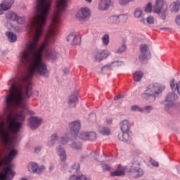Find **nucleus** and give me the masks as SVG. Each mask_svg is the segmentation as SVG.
I'll return each instance as SVG.
<instances>
[{"label":"nucleus","instance_id":"obj_1","mask_svg":"<svg viewBox=\"0 0 180 180\" xmlns=\"http://www.w3.org/2000/svg\"><path fill=\"white\" fill-rule=\"evenodd\" d=\"M43 33H44V30L43 29L35 30L34 39L26 45L25 49L21 53L20 61L22 64L26 65L29 63L30 57L36 56V60L34 65V70L42 77L48 78L49 69H47V65L43 60L41 53L50 46V37L39 45V41H40Z\"/></svg>","mask_w":180,"mask_h":180},{"label":"nucleus","instance_id":"obj_2","mask_svg":"<svg viewBox=\"0 0 180 180\" xmlns=\"http://www.w3.org/2000/svg\"><path fill=\"white\" fill-rule=\"evenodd\" d=\"M10 93L5 98V108L4 112L7 116L8 120L10 122V126L11 129V131L16 134L20 131V129H22L23 126V122L26 120V114L25 111L21 110L18 113L15 114L12 110V108H13V91H15V86L12 85L9 87Z\"/></svg>","mask_w":180,"mask_h":180},{"label":"nucleus","instance_id":"obj_3","mask_svg":"<svg viewBox=\"0 0 180 180\" xmlns=\"http://www.w3.org/2000/svg\"><path fill=\"white\" fill-rule=\"evenodd\" d=\"M35 11L36 15L34 17L33 26L35 30H44L47 18L51 11V1L50 0H36Z\"/></svg>","mask_w":180,"mask_h":180},{"label":"nucleus","instance_id":"obj_4","mask_svg":"<svg viewBox=\"0 0 180 180\" xmlns=\"http://www.w3.org/2000/svg\"><path fill=\"white\" fill-rule=\"evenodd\" d=\"M3 138L4 141L6 146H8L11 149L8 153V155L1 160H0V167H6L7 168L11 169V171H13V158L18 155V150L15 149V144L12 143V139L13 136L4 127H0V139Z\"/></svg>","mask_w":180,"mask_h":180},{"label":"nucleus","instance_id":"obj_5","mask_svg":"<svg viewBox=\"0 0 180 180\" xmlns=\"http://www.w3.org/2000/svg\"><path fill=\"white\" fill-rule=\"evenodd\" d=\"M12 85H13L14 86V90L13 91V98H15V103L20 108H25V106H26V103H25V100L26 99V98L29 99L32 98L33 95L34 96H37V98L39 96V91L35 90L33 92V84L32 83V82H28V84L25 88V94L23 91L22 86L18 88V86H16V84H12L11 86H12Z\"/></svg>","mask_w":180,"mask_h":180},{"label":"nucleus","instance_id":"obj_6","mask_svg":"<svg viewBox=\"0 0 180 180\" xmlns=\"http://www.w3.org/2000/svg\"><path fill=\"white\" fill-rule=\"evenodd\" d=\"M165 91V86L160 83L150 84L147 86L144 92L141 94V98L151 103L155 102L157 98L162 96V92Z\"/></svg>","mask_w":180,"mask_h":180},{"label":"nucleus","instance_id":"obj_7","mask_svg":"<svg viewBox=\"0 0 180 180\" xmlns=\"http://www.w3.org/2000/svg\"><path fill=\"white\" fill-rule=\"evenodd\" d=\"M140 53L139 56V61L142 64H147L148 60L151 58V52L148 49V45L143 44L140 46Z\"/></svg>","mask_w":180,"mask_h":180},{"label":"nucleus","instance_id":"obj_8","mask_svg":"<svg viewBox=\"0 0 180 180\" xmlns=\"http://www.w3.org/2000/svg\"><path fill=\"white\" fill-rule=\"evenodd\" d=\"M5 18L8 20L16 22V23L18 25H23L26 22L25 16H19V15L13 11H8L7 13H6Z\"/></svg>","mask_w":180,"mask_h":180},{"label":"nucleus","instance_id":"obj_9","mask_svg":"<svg viewBox=\"0 0 180 180\" xmlns=\"http://www.w3.org/2000/svg\"><path fill=\"white\" fill-rule=\"evenodd\" d=\"M29 172L31 174H37V175H41L43 172L46 169L44 165L39 166V164L31 162L27 165Z\"/></svg>","mask_w":180,"mask_h":180},{"label":"nucleus","instance_id":"obj_10","mask_svg":"<svg viewBox=\"0 0 180 180\" xmlns=\"http://www.w3.org/2000/svg\"><path fill=\"white\" fill-rule=\"evenodd\" d=\"M138 158H134L132 161H131V164L132 166H131L129 171L130 172H132V174H136V178H140V176H143V175L144 174V172L143 171V169L140 167H137L135 165H140V162H139Z\"/></svg>","mask_w":180,"mask_h":180},{"label":"nucleus","instance_id":"obj_11","mask_svg":"<svg viewBox=\"0 0 180 180\" xmlns=\"http://www.w3.org/2000/svg\"><path fill=\"white\" fill-rule=\"evenodd\" d=\"M155 13L160 15L161 12H167L168 11V6L165 0H156L155 6L153 8Z\"/></svg>","mask_w":180,"mask_h":180},{"label":"nucleus","instance_id":"obj_12","mask_svg":"<svg viewBox=\"0 0 180 180\" xmlns=\"http://www.w3.org/2000/svg\"><path fill=\"white\" fill-rule=\"evenodd\" d=\"M2 167L4 168V172L0 173V180H13L16 175V172L11 171V169L6 166Z\"/></svg>","mask_w":180,"mask_h":180},{"label":"nucleus","instance_id":"obj_13","mask_svg":"<svg viewBox=\"0 0 180 180\" xmlns=\"http://www.w3.org/2000/svg\"><path fill=\"white\" fill-rule=\"evenodd\" d=\"M43 119L37 116H31L28 118V126L31 130H36L41 124Z\"/></svg>","mask_w":180,"mask_h":180},{"label":"nucleus","instance_id":"obj_14","mask_svg":"<svg viewBox=\"0 0 180 180\" xmlns=\"http://www.w3.org/2000/svg\"><path fill=\"white\" fill-rule=\"evenodd\" d=\"M91 16V10L88 7L82 8L79 11H78L76 14V18L79 20V22H82V20H86V19H89Z\"/></svg>","mask_w":180,"mask_h":180},{"label":"nucleus","instance_id":"obj_15","mask_svg":"<svg viewBox=\"0 0 180 180\" xmlns=\"http://www.w3.org/2000/svg\"><path fill=\"white\" fill-rule=\"evenodd\" d=\"M69 127L70 129L71 135L73 136L75 139H77V134L79 133L81 129V121L76 120L69 123Z\"/></svg>","mask_w":180,"mask_h":180},{"label":"nucleus","instance_id":"obj_16","mask_svg":"<svg viewBox=\"0 0 180 180\" xmlns=\"http://www.w3.org/2000/svg\"><path fill=\"white\" fill-rule=\"evenodd\" d=\"M67 41L72 45L78 46L81 44V37L72 32L68 36Z\"/></svg>","mask_w":180,"mask_h":180},{"label":"nucleus","instance_id":"obj_17","mask_svg":"<svg viewBox=\"0 0 180 180\" xmlns=\"http://www.w3.org/2000/svg\"><path fill=\"white\" fill-rule=\"evenodd\" d=\"M109 56V52L106 50H98L96 51V55L94 56V59L97 63H101V61H103L105 58H108Z\"/></svg>","mask_w":180,"mask_h":180},{"label":"nucleus","instance_id":"obj_18","mask_svg":"<svg viewBox=\"0 0 180 180\" xmlns=\"http://www.w3.org/2000/svg\"><path fill=\"white\" fill-rule=\"evenodd\" d=\"M78 101V91L75 90L69 96L68 101V106L70 108H75V104Z\"/></svg>","mask_w":180,"mask_h":180},{"label":"nucleus","instance_id":"obj_19","mask_svg":"<svg viewBox=\"0 0 180 180\" xmlns=\"http://www.w3.org/2000/svg\"><path fill=\"white\" fill-rule=\"evenodd\" d=\"M131 136H133L131 131L122 132L118 134V139L120 141H124V143L129 144L130 140H131Z\"/></svg>","mask_w":180,"mask_h":180},{"label":"nucleus","instance_id":"obj_20","mask_svg":"<svg viewBox=\"0 0 180 180\" xmlns=\"http://www.w3.org/2000/svg\"><path fill=\"white\" fill-rule=\"evenodd\" d=\"M120 19H124V22L127 20V15H112L109 18V23L111 25H115L116 23H119L120 22Z\"/></svg>","mask_w":180,"mask_h":180},{"label":"nucleus","instance_id":"obj_21","mask_svg":"<svg viewBox=\"0 0 180 180\" xmlns=\"http://www.w3.org/2000/svg\"><path fill=\"white\" fill-rule=\"evenodd\" d=\"M13 4H15V0H3L2 3L0 4V8H1L2 11H9V9L12 8Z\"/></svg>","mask_w":180,"mask_h":180},{"label":"nucleus","instance_id":"obj_22","mask_svg":"<svg viewBox=\"0 0 180 180\" xmlns=\"http://www.w3.org/2000/svg\"><path fill=\"white\" fill-rule=\"evenodd\" d=\"M58 155H59L62 162L67 161V153H65V149L61 146H58L56 148Z\"/></svg>","mask_w":180,"mask_h":180},{"label":"nucleus","instance_id":"obj_23","mask_svg":"<svg viewBox=\"0 0 180 180\" xmlns=\"http://www.w3.org/2000/svg\"><path fill=\"white\" fill-rule=\"evenodd\" d=\"M120 125L122 132L131 131H130V129L131 128V124H130V121L124 120L120 122Z\"/></svg>","mask_w":180,"mask_h":180},{"label":"nucleus","instance_id":"obj_24","mask_svg":"<svg viewBox=\"0 0 180 180\" xmlns=\"http://www.w3.org/2000/svg\"><path fill=\"white\" fill-rule=\"evenodd\" d=\"M110 4H112L110 0H101L98 4L99 10L106 11L110 6Z\"/></svg>","mask_w":180,"mask_h":180},{"label":"nucleus","instance_id":"obj_25","mask_svg":"<svg viewBox=\"0 0 180 180\" xmlns=\"http://www.w3.org/2000/svg\"><path fill=\"white\" fill-rule=\"evenodd\" d=\"M45 56L47 60H56L57 58V52L53 49H47L45 51Z\"/></svg>","mask_w":180,"mask_h":180},{"label":"nucleus","instance_id":"obj_26","mask_svg":"<svg viewBox=\"0 0 180 180\" xmlns=\"http://www.w3.org/2000/svg\"><path fill=\"white\" fill-rule=\"evenodd\" d=\"M5 34L7 37L9 43H15L18 41V36H16L15 33L11 31H7L5 32Z\"/></svg>","mask_w":180,"mask_h":180},{"label":"nucleus","instance_id":"obj_27","mask_svg":"<svg viewBox=\"0 0 180 180\" xmlns=\"http://www.w3.org/2000/svg\"><path fill=\"white\" fill-rule=\"evenodd\" d=\"M68 180H91L89 177L86 176L85 174H73L70 176V178Z\"/></svg>","mask_w":180,"mask_h":180},{"label":"nucleus","instance_id":"obj_28","mask_svg":"<svg viewBox=\"0 0 180 180\" xmlns=\"http://www.w3.org/2000/svg\"><path fill=\"white\" fill-rule=\"evenodd\" d=\"M177 99L178 95L175 94V91H173V93H169L167 94L165 101L166 102H175V101H177Z\"/></svg>","mask_w":180,"mask_h":180},{"label":"nucleus","instance_id":"obj_29","mask_svg":"<svg viewBox=\"0 0 180 180\" xmlns=\"http://www.w3.org/2000/svg\"><path fill=\"white\" fill-rule=\"evenodd\" d=\"M143 75L144 73L142 71H136L134 73V80L135 82H140Z\"/></svg>","mask_w":180,"mask_h":180},{"label":"nucleus","instance_id":"obj_30","mask_svg":"<svg viewBox=\"0 0 180 180\" xmlns=\"http://www.w3.org/2000/svg\"><path fill=\"white\" fill-rule=\"evenodd\" d=\"M58 139V135L57 134H53L51 136V140L48 141L49 147H53L56 144V141Z\"/></svg>","mask_w":180,"mask_h":180},{"label":"nucleus","instance_id":"obj_31","mask_svg":"<svg viewBox=\"0 0 180 180\" xmlns=\"http://www.w3.org/2000/svg\"><path fill=\"white\" fill-rule=\"evenodd\" d=\"M58 5L59 6V9H60V11H65V8L68 6V1L67 0H59L58 1Z\"/></svg>","mask_w":180,"mask_h":180},{"label":"nucleus","instance_id":"obj_32","mask_svg":"<svg viewBox=\"0 0 180 180\" xmlns=\"http://www.w3.org/2000/svg\"><path fill=\"white\" fill-rule=\"evenodd\" d=\"M71 148L75 150H82V144L78 141H73L72 144L70 145Z\"/></svg>","mask_w":180,"mask_h":180},{"label":"nucleus","instance_id":"obj_33","mask_svg":"<svg viewBox=\"0 0 180 180\" xmlns=\"http://www.w3.org/2000/svg\"><path fill=\"white\" fill-rule=\"evenodd\" d=\"M71 134L66 133L63 136L60 137V144H67L68 140H70V135Z\"/></svg>","mask_w":180,"mask_h":180},{"label":"nucleus","instance_id":"obj_34","mask_svg":"<svg viewBox=\"0 0 180 180\" xmlns=\"http://www.w3.org/2000/svg\"><path fill=\"white\" fill-rule=\"evenodd\" d=\"M77 137L80 139V140H88V132L81 131L77 133Z\"/></svg>","mask_w":180,"mask_h":180},{"label":"nucleus","instance_id":"obj_35","mask_svg":"<svg viewBox=\"0 0 180 180\" xmlns=\"http://www.w3.org/2000/svg\"><path fill=\"white\" fill-rule=\"evenodd\" d=\"M96 139V134L94 131H89L87 134V140L90 141H94Z\"/></svg>","mask_w":180,"mask_h":180},{"label":"nucleus","instance_id":"obj_36","mask_svg":"<svg viewBox=\"0 0 180 180\" xmlns=\"http://www.w3.org/2000/svg\"><path fill=\"white\" fill-rule=\"evenodd\" d=\"M124 175V170H116L111 172V176H122Z\"/></svg>","mask_w":180,"mask_h":180},{"label":"nucleus","instance_id":"obj_37","mask_svg":"<svg viewBox=\"0 0 180 180\" xmlns=\"http://www.w3.org/2000/svg\"><path fill=\"white\" fill-rule=\"evenodd\" d=\"M180 9V1H176L173 4L172 12H179Z\"/></svg>","mask_w":180,"mask_h":180},{"label":"nucleus","instance_id":"obj_38","mask_svg":"<svg viewBox=\"0 0 180 180\" xmlns=\"http://www.w3.org/2000/svg\"><path fill=\"white\" fill-rule=\"evenodd\" d=\"M100 133L103 134V136H109L110 135V129L104 127L103 129L100 130Z\"/></svg>","mask_w":180,"mask_h":180},{"label":"nucleus","instance_id":"obj_39","mask_svg":"<svg viewBox=\"0 0 180 180\" xmlns=\"http://www.w3.org/2000/svg\"><path fill=\"white\" fill-rule=\"evenodd\" d=\"M126 49L127 46H126V43H124L116 51L117 54H122L124 51H126Z\"/></svg>","mask_w":180,"mask_h":180},{"label":"nucleus","instance_id":"obj_40","mask_svg":"<svg viewBox=\"0 0 180 180\" xmlns=\"http://www.w3.org/2000/svg\"><path fill=\"white\" fill-rule=\"evenodd\" d=\"M111 65L112 68H115V67H121V65H124V63L122 61L116 60L111 62Z\"/></svg>","mask_w":180,"mask_h":180},{"label":"nucleus","instance_id":"obj_41","mask_svg":"<svg viewBox=\"0 0 180 180\" xmlns=\"http://www.w3.org/2000/svg\"><path fill=\"white\" fill-rule=\"evenodd\" d=\"M102 41L104 46H108L109 44V34H105L102 37Z\"/></svg>","mask_w":180,"mask_h":180},{"label":"nucleus","instance_id":"obj_42","mask_svg":"<svg viewBox=\"0 0 180 180\" xmlns=\"http://www.w3.org/2000/svg\"><path fill=\"white\" fill-rule=\"evenodd\" d=\"M143 15V10L141 8H136L134 13V15L136 18H140Z\"/></svg>","mask_w":180,"mask_h":180},{"label":"nucleus","instance_id":"obj_43","mask_svg":"<svg viewBox=\"0 0 180 180\" xmlns=\"http://www.w3.org/2000/svg\"><path fill=\"white\" fill-rule=\"evenodd\" d=\"M111 70H113V68H112V63L105 65L101 68V71H105L106 72H108V71H111Z\"/></svg>","mask_w":180,"mask_h":180},{"label":"nucleus","instance_id":"obj_44","mask_svg":"<svg viewBox=\"0 0 180 180\" xmlns=\"http://www.w3.org/2000/svg\"><path fill=\"white\" fill-rule=\"evenodd\" d=\"M72 169L75 171L76 174H79V169H81V165H79V163H75L72 166Z\"/></svg>","mask_w":180,"mask_h":180},{"label":"nucleus","instance_id":"obj_45","mask_svg":"<svg viewBox=\"0 0 180 180\" xmlns=\"http://www.w3.org/2000/svg\"><path fill=\"white\" fill-rule=\"evenodd\" d=\"M145 12H148V13H150V12H153V4L151 2L148 3L145 8Z\"/></svg>","mask_w":180,"mask_h":180},{"label":"nucleus","instance_id":"obj_46","mask_svg":"<svg viewBox=\"0 0 180 180\" xmlns=\"http://www.w3.org/2000/svg\"><path fill=\"white\" fill-rule=\"evenodd\" d=\"M142 110H143V113H150V112L153 110V106L148 105V106L143 107Z\"/></svg>","mask_w":180,"mask_h":180},{"label":"nucleus","instance_id":"obj_47","mask_svg":"<svg viewBox=\"0 0 180 180\" xmlns=\"http://www.w3.org/2000/svg\"><path fill=\"white\" fill-rule=\"evenodd\" d=\"M131 110H133L134 112H141L143 113V108L139 107V105H133L131 108Z\"/></svg>","mask_w":180,"mask_h":180},{"label":"nucleus","instance_id":"obj_48","mask_svg":"<svg viewBox=\"0 0 180 180\" xmlns=\"http://www.w3.org/2000/svg\"><path fill=\"white\" fill-rule=\"evenodd\" d=\"M13 29L15 33H22L23 32V28L21 26H15Z\"/></svg>","mask_w":180,"mask_h":180},{"label":"nucleus","instance_id":"obj_49","mask_svg":"<svg viewBox=\"0 0 180 180\" xmlns=\"http://www.w3.org/2000/svg\"><path fill=\"white\" fill-rule=\"evenodd\" d=\"M146 22L148 25H153L154 24V17L148 16L146 18Z\"/></svg>","mask_w":180,"mask_h":180},{"label":"nucleus","instance_id":"obj_50","mask_svg":"<svg viewBox=\"0 0 180 180\" xmlns=\"http://www.w3.org/2000/svg\"><path fill=\"white\" fill-rule=\"evenodd\" d=\"M172 108V104H165V110H166V112H167V113H169V112H171Z\"/></svg>","mask_w":180,"mask_h":180},{"label":"nucleus","instance_id":"obj_51","mask_svg":"<svg viewBox=\"0 0 180 180\" xmlns=\"http://www.w3.org/2000/svg\"><path fill=\"white\" fill-rule=\"evenodd\" d=\"M131 0H119L120 4L124 6L127 5L129 2H131Z\"/></svg>","mask_w":180,"mask_h":180},{"label":"nucleus","instance_id":"obj_52","mask_svg":"<svg viewBox=\"0 0 180 180\" xmlns=\"http://www.w3.org/2000/svg\"><path fill=\"white\" fill-rule=\"evenodd\" d=\"M150 164L151 165H153V167H160V164L158 163V162H156L153 159L150 160Z\"/></svg>","mask_w":180,"mask_h":180},{"label":"nucleus","instance_id":"obj_53","mask_svg":"<svg viewBox=\"0 0 180 180\" xmlns=\"http://www.w3.org/2000/svg\"><path fill=\"white\" fill-rule=\"evenodd\" d=\"M102 169L103 171H110V166L108 165H103Z\"/></svg>","mask_w":180,"mask_h":180},{"label":"nucleus","instance_id":"obj_54","mask_svg":"<svg viewBox=\"0 0 180 180\" xmlns=\"http://www.w3.org/2000/svg\"><path fill=\"white\" fill-rule=\"evenodd\" d=\"M175 23L178 25V26H180V14L176 16Z\"/></svg>","mask_w":180,"mask_h":180},{"label":"nucleus","instance_id":"obj_55","mask_svg":"<svg viewBox=\"0 0 180 180\" xmlns=\"http://www.w3.org/2000/svg\"><path fill=\"white\" fill-rule=\"evenodd\" d=\"M162 13H161V15H160V18L161 19H162L163 20H165V19H167V11H161Z\"/></svg>","mask_w":180,"mask_h":180},{"label":"nucleus","instance_id":"obj_56","mask_svg":"<svg viewBox=\"0 0 180 180\" xmlns=\"http://www.w3.org/2000/svg\"><path fill=\"white\" fill-rule=\"evenodd\" d=\"M96 150H94L93 152L91 153V155H92V157H94V160H96V161H98V158L96 157Z\"/></svg>","mask_w":180,"mask_h":180},{"label":"nucleus","instance_id":"obj_57","mask_svg":"<svg viewBox=\"0 0 180 180\" xmlns=\"http://www.w3.org/2000/svg\"><path fill=\"white\" fill-rule=\"evenodd\" d=\"M41 151V146H38L34 148V153L38 154V153H40Z\"/></svg>","mask_w":180,"mask_h":180},{"label":"nucleus","instance_id":"obj_58","mask_svg":"<svg viewBox=\"0 0 180 180\" xmlns=\"http://www.w3.org/2000/svg\"><path fill=\"white\" fill-rule=\"evenodd\" d=\"M117 171H124V169H123V167L122 166L121 164L118 165Z\"/></svg>","mask_w":180,"mask_h":180},{"label":"nucleus","instance_id":"obj_59","mask_svg":"<svg viewBox=\"0 0 180 180\" xmlns=\"http://www.w3.org/2000/svg\"><path fill=\"white\" fill-rule=\"evenodd\" d=\"M122 98H123V96L122 95L117 96L114 98V101H119V99H122Z\"/></svg>","mask_w":180,"mask_h":180},{"label":"nucleus","instance_id":"obj_60","mask_svg":"<svg viewBox=\"0 0 180 180\" xmlns=\"http://www.w3.org/2000/svg\"><path fill=\"white\" fill-rule=\"evenodd\" d=\"M160 30H164L165 32H167V30H171L169 27H162L160 28Z\"/></svg>","mask_w":180,"mask_h":180},{"label":"nucleus","instance_id":"obj_61","mask_svg":"<svg viewBox=\"0 0 180 180\" xmlns=\"http://www.w3.org/2000/svg\"><path fill=\"white\" fill-rule=\"evenodd\" d=\"M63 72L64 74H68V72H70V70H68V68H65L63 69Z\"/></svg>","mask_w":180,"mask_h":180},{"label":"nucleus","instance_id":"obj_62","mask_svg":"<svg viewBox=\"0 0 180 180\" xmlns=\"http://www.w3.org/2000/svg\"><path fill=\"white\" fill-rule=\"evenodd\" d=\"M112 119L107 120V124H112Z\"/></svg>","mask_w":180,"mask_h":180},{"label":"nucleus","instance_id":"obj_63","mask_svg":"<svg viewBox=\"0 0 180 180\" xmlns=\"http://www.w3.org/2000/svg\"><path fill=\"white\" fill-rule=\"evenodd\" d=\"M30 72V75L33 76L34 75L35 70L34 69H32Z\"/></svg>","mask_w":180,"mask_h":180},{"label":"nucleus","instance_id":"obj_64","mask_svg":"<svg viewBox=\"0 0 180 180\" xmlns=\"http://www.w3.org/2000/svg\"><path fill=\"white\" fill-rule=\"evenodd\" d=\"M176 169H177L178 174H180V167L179 166H176Z\"/></svg>","mask_w":180,"mask_h":180}]
</instances>
